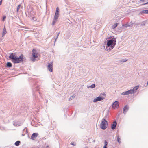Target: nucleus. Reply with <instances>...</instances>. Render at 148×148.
I'll return each mask as SVG.
<instances>
[{
  "label": "nucleus",
  "instance_id": "obj_1",
  "mask_svg": "<svg viewBox=\"0 0 148 148\" xmlns=\"http://www.w3.org/2000/svg\"><path fill=\"white\" fill-rule=\"evenodd\" d=\"M15 53H11L9 56V58L14 63H19L22 62L24 60L23 55L21 54L19 57L15 56Z\"/></svg>",
  "mask_w": 148,
  "mask_h": 148
},
{
  "label": "nucleus",
  "instance_id": "obj_2",
  "mask_svg": "<svg viewBox=\"0 0 148 148\" xmlns=\"http://www.w3.org/2000/svg\"><path fill=\"white\" fill-rule=\"evenodd\" d=\"M109 38L107 40V44H106L105 49L107 50L112 49L116 45V40L115 38Z\"/></svg>",
  "mask_w": 148,
  "mask_h": 148
},
{
  "label": "nucleus",
  "instance_id": "obj_3",
  "mask_svg": "<svg viewBox=\"0 0 148 148\" xmlns=\"http://www.w3.org/2000/svg\"><path fill=\"white\" fill-rule=\"evenodd\" d=\"M108 125V122L105 119H103L101 122L100 127L102 130H105L107 127Z\"/></svg>",
  "mask_w": 148,
  "mask_h": 148
},
{
  "label": "nucleus",
  "instance_id": "obj_4",
  "mask_svg": "<svg viewBox=\"0 0 148 148\" xmlns=\"http://www.w3.org/2000/svg\"><path fill=\"white\" fill-rule=\"evenodd\" d=\"M32 54L33 57L31 58V60L32 61H34L35 60V58L38 57L37 54H38V52L35 49H33L32 51Z\"/></svg>",
  "mask_w": 148,
  "mask_h": 148
},
{
  "label": "nucleus",
  "instance_id": "obj_5",
  "mask_svg": "<svg viewBox=\"0 0 148 148\" xmlns=\"http://www.w3.org/2000/svg\"><path fill=\"white\" fill-rule=\"evenodd\" d=\"M119 107V103L118 101H115L112 104V108L114 109L118 108Z\"/></svg>",
  "mask_w": 148,
  "mask_h": 148
},
{
  "label": "nucleus",
  "instance_id": "obj_6",
  "mask_svg": "<svg viewBox=\"0 0 148 148\" xmlns=\"http://www.w3.org/2000/svg\"><path fill=\"white\" fill-rule=\"evenodd\" d=\"M104 98L101 97L99 96L95 99L93 101L94 103H96L98 101H101L104 99Z\"/></svg>",
  "mask_w": 148,
  "mask_h": 148
},
{
  "label": "nucleus",
  "instance_id": "obj_7",
  "mask_svg": "<svg viewBox=\"0 0 148 148\" xmlns=\"http://www.w3.org/2000/svg\"><path fill=\"white\" fill-rule=\"evenodd\" d=\"M52 66H53V64H52V63H49L48 64L47 68L48 69L50 72H51L53 71Z\"/></svg>",
  "mask_w": 148,
  "mask_h": 148
},
{
  "label": "nucleus",
  "instance_id": "obj_8",
  "mask_svg": "<svg viewBox=\"0 0 148 148\" xmlns=\"http://www.w3.org/2000/svg\"><path fill=\"white\" fill-rule=\"evenodd\" d=\"M117 122L116 121H114L112 124L111 128L112 130H114L115 129L117 125Z\"/></svg>",
  "mask_w": 148,
  "mask_h": 148
},
{
  "label": "nucleus",
  "instance_id": "obj_9",
  "mask_svg": "<svg viewBox=\"0 0 148 148\" xmlns=\"http://www.w3.org/2000/svg\"><path fill=\"white\" fill-rule=\"evenodd\" d=\"M59 15V8L58 7H57L56 8V12L55 13V16L54 17L55 18H58Z\"/></svg>",
  "mask_w": 148,
  "mask_h": 148
},
{
  "label": "nucleus",
  "instance_id": "obj_10",
  "mask_svg": "<svg viewBox=\"0 0 148 148\" xmlns=\"http://www.w3.org/2000/svg\"><path fill=\"white\" fill-rule=\"evenodd\" d=\"M132 90H130L128 91H126L122 92L121 93V95H129L130 94H132Z\"/></svg>",
  "mask_w": 148,
  "mask_h": 148
},
{
  "label": "nucleus",
  "instance_id": "obj_11",
  "mask_svg": "<svg viewBox=\"0 0 148 148\" xmlns=\"http://www.w3.org/2000/svg\"><path fill=\"white\" fill-rule=\"evenodd\" d=\"M128 109L129 107L127 105H126L124 107L123 110V113L125 114H126V112L128 110Z\"/></svg>",
  "mask_w": 148,
  "mask_h": 148
},
{
  "label": "nucleus",
  "instance_id": "obj_12",
  "mask_svg": "<svg viewBox=\"0 0 148 148\" xmlns=\"http://www.w3.org/2000/svg\"><path fill=\"white\" fill-rule=\"evenodd\" d=\"M139 87V86H136L134 88L132 89H130V90H132V93L133 94L137 90Z\"/></svg>",
  "mask_w": 148,
  "mask_h": 148
},
{
  "label": "nucleus",
  "instance_id": "obj_13",
  "mask_svg": "<svg viewBox=\"0 0 148 148\" xmlns=\"http://www.w3.org/2000/svg\"><path fill=\"white\" fill-rule=\"evenodd\" d=\"M38 135V134L37 133H34L31 136L32 139L34 140L35 138L37 137Z\"/></svg>",
  "mask_w": 148,
  "mask_h": 148
},
{
  "label": "nucleus",
  "instance_id": "obj_14",
  "mask_svg": "<svg viewBox=\"0 0 148 148\" xmlns=\"http://www.w3.org/2000/svg\"><path fill=\"white\" fill-rule=\"evenodd\" d=\"M6 33H7V31L6 30V28H5V26L3 28V33L2 34V37H3L5 35Z\"/></svg>",
  "mask_w": 148,
  "mask_h": 148
},
{
  "label": "nucleus",
  "instance_id": "obj_15",
  "mask_svg": "<svg viewBox=\"0 0 148 148\" xmlns=\"http://www.w3.org/2000/svg\"><path fill=\"white\" fill-rule=\"evenodd\" d=\"M13 125L16 127H18L21 126V124H20L18 122H14Z\"/></svg>",
  "mask_w": 148,
  "mask_h": 148
},
{
  "label": "nucleus",
  "instance_id": "obj_16",
  "mask_svg": "<svg viewBox=\"0 0 148 148\" xmlns=\"http://www.w3.org/2000/svg\"><path fill=\"white\" fill-rule=\"evenodd\" d=\"M58 18H55V17H54V18L53 21V22H52V24L53 25H54L55 24V23H56V22L57 21V20L58 19Z\"/></svg>",
  "mask_w": 148,
  "mask_h": 148
},
{
  "label": "nucleus",
  "instance_id": "obj_17",
  "mask_svg": "<svg viewBox=\"0 0 148 148\" xmlns=\"http://www.w3.org/2000/svg\"><path fill=\"white\" fill-rule=\"evenodd\" d=\"M140 13L141 14H148V10H142L140 12Z\"/></svg>",
  "mask_w": 148,
  "mask_h": 148
},
{
  "label": "nucleus",
  "instance_id": "obj_18",
  "mask_svg": "<svg viewBox=\"0 0 148 148\" xmlns=\"http://www.w3.org/2000/svg\"><path fill=\"white\" fill-rule=\"evenodd\" d=\"M118 25V23H115L113 24L112 26V28L113 29H114L116 28Z\"/></svg>",
  "mask_w": 148,
  "mask_h": 148
},
{
  "label": "nucleus",
  "instance_id": "obj_19",
  "mask_svg": "<svg viewBox=\"0 0 148 148\" xmlns=\"http://www.w3.org/2000/svg\"><path fill=\"white\" fill-rule=\"evenodd\" d=\"M12 64L10 62H8L7 63V66L8 67H10L12 66Z\"/></svg>",
  "mask_w": 148,
  "mask_h": 148
},
{
  "label": "nucleus",
  "instance_id": "obj_20",
  "mask_svg": "<svg viewBox=\"0 0 148 148\" xmlns=\"http://www.w3.org/2000/svg\"><path fill=\"white\" fill-rule=\"evenodd\" d=\"M21 142L20 141H17L15 143V145L16 146H18L20 145Z\"/></svg>",
  "mask_w": 148,
  "mask_h": 148
},
{
  "label": "nucleus",
  "instance_id": "obj_21",
  "mask_svg": "<svg viewBox=\"0 0 148 148\" xmlns=\"http://www.w3.org/2000/svg\"><path fill=\"white\" fill-rule=\"evenodd\" d=\"M95 84H92L91 86L88 87V88H95Z\"/></svg>",
  "mask_w": 148,
  "mask_h": 148
},
{
  "label": "nucleus",
  "instance_id": "obj_22",
  "mask_svg": "<svg viewBox=\"0 0 148 148\" xmlns=\"http://www.w3.org/2000/svg\"><path fill=\"white\" fill-rule=\"evenodd\" d=\"M60 32H58V33H57V36H56V38H55V42L56 41L57 39V38L59 35V34H60Z\"/></svg>",
  "mask_w": 148,
  "mask_h": 148
},
{
  "label": "nucleus",
  "instance_id": "obj_23",
  "mask_svg": "<svg viewBox=\"0 0 148 148\" xmlns=\"http://www.w3.org/2000/svg\"><path fill=\"white\" fill-rule=\"evenodd\" d=\"M21 6V4H19L17 7V12L18 13L19 12V10L20 8V7Z\"/></svg>",
  "mask_w": 148,
  "mask_h": 148
},
{
  "label": "nucleus",
  "instance_id": "obj_24",
  "mask_svg": "<svg viewBox=\"0 0 148 148\" xmlns=\"http://www.w3.org/2000/svg\"><path fill=\"white\" fill-rule=\"evenodd\" d=\"M147 21H145L144 22H143V23H141V26H144L145 25V24L146 23Z\"/></svg>",
  "mask_w": 148,
  "mask_h": 148
},
{
  "label": "nucleus",
  "instance_id": "obj_25",
  "mask_svg": "<svg viewBox=\"0 0 148 148\" xmlns=\"http://www.w3.org/2000/svg\"><path fill=\"white\" fill-rule=\"evenodd\" d=\"M123 26L124 27H128L130 26V25H129L128 24H127L123 25Z\"/></svg>",
  "mask_w": 148,
  "mask_h": 148
},
{
  "label": "nucleus",
  "instance_id": "obj_26",
  "mask_svg": "<svg viewBox=\"0 0 148 148\" xmlns=\"http://www.w3.org/2000/svg\"><path fill=\"white\" fill-rule=\"evenodd\" d=\"M75 97V96H74V95H73L71 97L69 98V100H72L73 99H74Z\"/></svg>",
  "mask_w": 148,
  "mask_h": 148
},
{
  "label": "nucleus",
  "instance_id": "obj_27",
  "mask_svg": "<svg viewBox=\"0 0 148 148\" xmlns=\"http://www.w3.org/2000/svg\"><path fill=\"white\" fill-rule=\"evenodd\" d=\"M121 139L119 138V136L117 137V141L119 143V144L121 143L120 142Z\"/></svg>",
  "mask_w": 148,
  "mask_h": 148
},
{
  "label": "nucleus",
  "instance_id": "obj_28",
  "mask_svg": "<svg viewBox=\"0 0 148 148\" xmlns=\"http://www.w3.org/2000/svg\"><path fill=\"white\" fill-rule=\"evenodd\" d=\"M71 144L73 145H76V143L74 142H71Z\"/></svg>",
  "mask_w": 148,
  "mask_h": 148
},
{
  "label": "nucleus",
  "instance_id": "obj_29",
  "mask_svg": "<svg viewBox=\"0 0 148 148\" xmlns=\"http://www.w3.org/2000/svg\"><path fill=\"white\" fill-rule=\"evenodd\" d=\"M6 18V16H3V19H2V21H4L5 20V19Z\"/></svg>",
  "mask_w": 148,
  "mask_h": 148
},
{
  "label": "nucleus",
  "instance_id": "obj_30",
  "mask_svg": "<svg viewBox=\"0 0 148 148\" xmlns=\"http://www.w3.org/2000/svg\"><path fill=\"white\" fill-rule=\"evenodd\" d=\"M140 1L144 3H146V0H140Z\"/></svg>",
  "mask_w": 148,
  "mask_h": 148
},
{
  "label": "nucleus",
  "instance_id": "obj_31",
  "mask_svg": "<svg viewBox=\"0 0 148 148\" xmlns=\"http://www.w3.org/2000/svg\"><path fill=\"white\" fill-rule=\"evenodd\" d=\"M107 142L106 141H105V145L104 146H105L106 147L107 145Z\"/></svg>",
  "mask_w": 148,
  "mask_h": 148
},
{
  "label": "nucleus",
  "instance_id": "obj_32",
  "mask_svg": "<svg viewBox=\"0 0 148 148\" xmlns=\"http://www.w3.org/2000/svg\"><path fill=\"white\" fill-rule=\"evenodd\" d=\"M127 59H123L122 60V61H123V62H126L127 61Z\"/></svg>",
  "mask_w": 148,
  "mask_h": 148
},
{
  "label": "nucleus",
  "instance_id": "obj_33",
  "mask_svg": "<svg viewBox=\"0 0 148 148\" xmlns=\"http://www.w3.org/2000/svg\"><path fill=\"white\" fill-rule=\"evenodd\" d=\"M36 87H37V86H36V87L35 88H36V89L35 90H38L39 89L38 88H36Z\"/></svg>",
  "mask_w": 148,
  "mask_h": 148
},
{
  "label": "nucleus",
  "instance_id": "obj_34",
  "mask_svg": "<svg viewBox=\"0 0 148 148\" xmlns=\"http://www.w3.org/2000/svg\"><path fill=\"white\" fill-rule=\"evenodd\" d=\"M2 0H1L0 1V5H1L2 3Z\"/></svg>",
  "mask_w": 148,
  "mask_h": 148
},
{
  "label": "nucleus",
  "instance_id": "obj_35",
  "mask_svg": "<svg viewBox=\"0 0 148 148\" xmlns=\"http://www.w3.org/2000/svg\"><path fill=\"white\" fill-rule=\"evenodd\" d=\"M35 99H36V100H38V99H37V97H36H36H35Z\"/></svg>",
  "mask_w": 148,
  "mask_h": 148
},
{
  "label": "nucleus",
  "instance_id": "obj_36",
  "mask_svg": "<svg viewBox=\"0 0 148 148\" xmlns=\"http://www.w3.org/2000/svg\"><path fill=\"white\" fill-rule=\"evenodd\" d=\"M46 148H49V146H46Z\"/></svg>",
  "mask_w": 148,
  "mask_h": 148
},
{
  "label": "nucleus",
  "instance_id": "obj_37",
  "mask_svg": "<svg viewBox=\"0 0 148 148\" xmlns=\"http://www.w3.org/2000/svg\"><path fill=\"white\" fill-rule=\"evenodd\" d=\"M103 148H107V147L105 146H104Z\"/></svg>",
  "mask_w": 148,
  "mask_h": 148
},
{
  "label": "nucleus",
  "instance_id": "obj_38",
  "mask_svg": "<svg viewBox=\"0 0 148 148\" xmlns=\"http://www.w3.org/2000/svg\"><path fill=\"white\" fill-rule=\"evenodd\" d=\"M31 124L32 125V121L31 122Z\"/></svg>",
  "mask_w": 148,
  "mask_h": 148
},
{
  "label": "nucleus",
  "instance_id": "obj_39",
  "mask_svg": "<svg viewBox=\"0 0 148 148\" xmlns=\"http://www.w3.org/2000/svg\"><path fill=\"white\" fill-rule=\"evenodd\" d=\"M147 85H148V81L147 82Z\"/></svg>",
  "mask_w": 148,
  "mask_h": 148
}]
</instances>
